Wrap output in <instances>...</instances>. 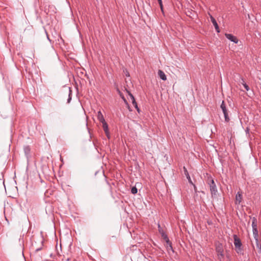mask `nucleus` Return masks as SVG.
Returning a JSON list of instances; mask_svg holds the SVG:
<instances>
[{
  "mask_svg": "<svg viewBox=\"0 0 261 261\" xmlns=\"http://www.w3.org/2000/svg\"><path fill=\"white\" fill-rule=\"evenodd\" d=\"M233 238L234 239V245L235 246V249L238 254H243V250L242 247V244L241 241V240L238 237L236 234L233 235Z\"/></svg>",
  "mask_w": 261,
  "mask_h": 261,
  "instance_id": "f257e3e1",
  "label": "nucleus"
},
{
  "mask_svg": "<svg viewBox=\"0 0 261 261\" xmlns=\"http://www.w3.org/2000/svg\"><path fill=\"white\" fill-rule=\"evenodd\" d=\"M207 182L210 186V189L212 196H216L217 193V189L214 180L212 179V177H209L207 179Z\"/></svg>",
  "mask_w": 261,
  "mask_h": 261,
  "instance_id": "f03ea898",
  "label": "nucleus"
},
{
  "mask_svg": "<svg viewBox=\"0 0 261 261\" xmlns=\"http://www.w3.org/2000/svg\"><path fill=\"white\" fill-rule=\"evenodd\" d=\"M216 250L217 252L218 258L220 261H221L224 257L223 253L224 250L222 245L220 243L216 245Z\"/></svg>",
  "mask_w": 261,
  "mask_h": 261,
  "instance_id": "7ed1b4c3",
  "label": "nucleus"
},
{
  "mask_svg": "<svg viewBox=\"0 0 261 261\" xmlns=\"http://www.w3.org/2000/svg\"><path fill=\"white\" fill-rule=\"evenodd\" d=\"M220 107H221V109H222L223 113L224 114L225 121L228 122L229 121V118L228 116L227 110L226 109V105H225L224 101H222V103L220 106Z\"/></svg>",
  "mask_w": 261,
  "mask_h": 261,
  "instance_id": "20e7f679",
  "label": "nucleus"
},
{
  "mask_svg": "<svg viewBox=\"0 0 261 261\" xmlns=\"http://www.w3.org/2000/svg\"><path fill=\"white\" fill-rule=\"evenodd\" d=\"M127 93L128 94V95L129 96L130 98V99L132 101V103L133 105H134V106L135 107V108L136 109V110H137V111L138 112H139V109L138 107V105H137V103L135 100V97H134V96L133 95V94L129 92L128 91V90H126Z\"/></svg>",
  "mask_w": 261,
  "mask_h": 261,
  "instance_id": "39448f33",
  "label": "nucleus"
},
{
  "mask_svg": "<svg viewBox=\"0 0 261 261\" xmlns=\"http://www.w3.org/2000/svg\"><path fill=\"white\" fill-rule=\"evenodd\" d=\"M225 36H226V37L228 39H229L231 41L235 43H237L238 42V40L237 38V37H236L235 36H233L232 35H231L230 34H227V33H226L225 34Z\"/></svg>",
  "mask_w": 261,
  "mask_h": 261,
  "instance_id": "423d86ee",
  "label": "nucleus"
},
{
  "mask_svg": "<svg viewBox=\"0 0 261 261\" xmlns=\"http://www.w3.org/2000/svg\"><path fill=\"white\" fill-rule=\"evenodd\" d=\"M158 228H159V231L160 233L161 234L162 238L165 240H168V238L167 235L166 234V233L164 232V229L163 228H162L160 224H158Z\"/></svg>",
  "mask_w": 261,
  "mask_h": 261,
  "instance_id": "0eeeda50",
  "label": "nucleus"
},
{
  "mask_svg": "<svg viewBox=\"0 0 261 261\" xmlns=\"http://www.w3.org/2000/svg\"><path fill=\"white\" fill-rule=\"evenodd\" d=\"M242 199V193L240 192H238L236 196V200L235 202L237 204H239L241 202Z\"/></svg>",
  "mask_w": 261,
  "mask_h": 261,
  "instance_id": "6e6552de",
  "label": "nucleus"
},
{
  "mask_svg": "<svg viewBox=\"0 0 261 261\" xmlns=\"http://www.w3.org/2000/svg\"><path fill=\"white\" fill-rule=\"evenodd\" d=\"M211 21L212 23L213 24L215 30L217 33H219L220 32V30L219 28L218 24L216 21V20L215 19L214 17H211Z\"/></svg>",
  "mask_w": 261,
  "mask_h": 261,
  "instance_id": "1a4fd4ad",
  "label": "nucleus"
},
{
  "mask_svg": "<svg viewBox=\"0 0 261 261\" xmlns=\"http://www.w3.org/2000/svg\"><path fill=\"white\" fill-rule=\"evenodd\" d=\"M165 241L166 243V246L167 251H172V252H173V250L172 246V243L169 241V239H168V240H166Z\"/></svg>",
  "mask_w": 261,
  "mask_h": 261,
  "instance_id": "9d476101",
  "label": "nucleus"
},
{
  "mask_svg": "<svg viewBox=\"0 0 261 261\" xmlns=\"http://www.w3.org/2000/svg\"><path fill=\"white\" fill-rule=\"evenodd\" d=\"M97 119L100 122H105V120L103 115L102 114V113L100 111H99L97 112Z\"/></svg>",
  "mask_w": 261,
  "mask_h": 261,
  "instance_id": "9b49d317",
  "label": "nucleus"
},
{
  "mask_svg": "<svg viewBox=\"0 0 261 261\" xmlns=\"http://www.w3.org/2000/svg\"><path fill=\"white\" fill-rule=\"evenodd\" d=\"M158 74L160 77L163 81H165L167 79L166 75L165 73L161 70H159L158 71Z\"/></svg>",
  "mask_w": 261,
  "mask_h": 261,
  "instance_id": "f8f14e48",
  "label": "nucleus"
},
{
  "mask_svg": "<svg viewBox=\"0 0 261 261\" xmlns=\"http://www.w3.org/2000/svg\"><path fill=\"white\" fill-rule=\"evenodd\" d=\"M117 91L118 92V94H119L120 96L122 98V99H123L124 102L125 103V104L126 105H127V106L128 107V108H129V105L126 100V99H125V98L124 97V96H123V95L122 94V93L120 92V91L118 89H117Z\"/></svg>",
  "mask_w": 261,
  "mask_h": 261,
  "instance_id": "ddd939ff",
  "label": "nucleus"
},
{
  "mask_svg": "<svg viewBox=\"0 0 261 261\" xmlns=\"http://www.w3.org/2000/svg\"><path fill=\"white\" fill-rule=\"evenodd\" d=\"M184 170L185 174L186 176L187 179H188L189 182L190 183H191V184H193L192 180H191V177L190 176V175H189V173L188 172V170H187V169L185 167H184Z\"/></svg>",
  "mask_w": 261,
  "mask_h": 261,
  "instance_id": "4468645a",
  "label": "nucleus"
},
{
  "mask_svg": "<svg viewBox=\"0 0 261 261\" xmlns=\"http://www.w3.org/2000/svg\"><path fill=\"white\" fill-rule=\"evenodd\" d=\"M252 230H253V234L254 239H255V241H257V240H258V230H257V227L252 228Z\"/></svg>",
  "mask_w": 261,
  "mask_h": 261,
  "instance_id": "2eb2a0df",
  "label": "nucleus"
},
{
  "mask_svg": "<svg viewBox=\"0 0 261 261\" xmlns=\"http://www.w3.org/2000/svg\"><path fill=\"white\" fill-rule=\"evenodd\" d=\"M101 123L102 124V127H103L104 131L107 132V131L109 130L108 125L107 123V122H106V121H105V122H102Z\"/></svg>",
  "mask_w": 261,
  "mask_h": 261,
  "instance_id": "dca6fc26",
  "label": "nucleus"
},
{
  "mask_svg": "<svg viewBox=\"0 0 261 261\" xmlns=\"http://www.w3.org/2000/svg\"><path fill=\"white\" fill-rule=\"evenodd\" d=\"M256 247L257 248L258 252L259 253H261V245H260V244H259V243L258 242V240H257V241H256Z\"/></svg>",
  "mask_w": 261,
  "mask_h": 261,
  "instance_id": "f3484780",
  "label": "nucleus"
},
{
  "mask_svg": "<svg viewBox=\"0 0 261 261\" xmlns=\"http://www.w3.org/2000/svg\"><path fill=\"white\" fill-rule=\"evenodd\" d=\"M252 228L257 227V221H256V219L255 218H253V219L252 220Z\"/></svg>",
  "mask_w": 261,
  "mask_h": 261,
  "instance_id": "a211bd4d",
  "label": "nucleus"
},
{
  "mask_svg": "<svg viewBox=\"0 0 261 261\" xmlns=\"http://www.w3.org/2000/svg\"><path fill=\"white\" fill-rule=\"evenodd\" d=\"M242 84L244 86L245 89L247 90V91H248L249 90V86L245 83L244 81V79H242Z\"/></svg>",
  "mask_w": 261,
  "mask_h": 261,
  "instance_id": "6ab92c4d",
  "label": "nucleus"
},
{
  "mask_svg": "<svg viewBox=\"0 0 261 261\" xmlns=\"http://www.w3.org/2000/svg\"><path fill=\"white\" fill-rule=\"evenodd\" d=\"M138 190L136 187H133L131 189V192L133 194H135L137 193Z\"/></svg>",
  "mask_w": 261,
  "mask_h": 261,
  "instance_id": "aec40b11",
  "label": "nucleus"
},
{
  "mask_svg": "<svg viewBox=\"0 0 261 261\" xmlns=\"http://www.w3.org/2000/svg\"><path fill=\"white\" fill-rule=\"evenodd\" d=\"M24 150L26 154H28L30 153V149L29 146H25L24 148Z\"/></svg>",
  "mask_w": 261,
  "mask_h": 261,
  "instance_id": "412c9836",
  "label": "nucleus"
},
{
  "mask_svg": "<svg viewBox=\"0 0 261 261\" xmlns=\"http://www.w3.org/2000/svg\"><path fill=\"white\" fill-rule=\"evenodd\" d=\"M71 90H69V97H68V100H67V102L68 103H69L71 99Z\"/></svg>",
  "mask_w": 261,
  "mask_h": 261,
  "instance_id": "4be33fe9",
  "label": "nucleus"
},
{
  "mask_svg": "<svg viewBox=\"0 0 261 261\" xmlns=\"http://www.w3.org/2000/svg\"><path fill=\"white\" fill-rule=\"evenodd\" d=\"M158 2H159V4L160 5V6L162 9V10L163 11V4H162V0H158Z\"/></svg>",
  "mask_w": 261,
  "mask_h": 261,
  "instance_id": "5701e85b",
  "label": "nucleus"
},
{
  "mask_svg": "<svg viewBox=\"0 0 261 261\" xmlns=\"http://www.w3.org/2000/svg\"><path fill=\"white\" fill-rule=\"evenodd\" d=\"M105 132V134H106L107 137L108 138V139H109L110 137V134L109 130H108V131Z\"/></svg>",
  "mask_w": 261,
  "mask_h": 261,
  "instance_id": "b1692460",
  "label": "nucleus"
},
{
  "mask_svg": "<svg viewBox=\"0 0 261 261\" xmlns=\"http://www.w3.org/2000/svg\"><path fill=\"white\" fill-rule=\"evenodd\" d=\"M208 14H209V16H210V17L213 16V14L211 13L210 12H209V13H208Z\"/></svg>",
  "mask_w": 261,
  "mask_h": 261,
  "instance_id": "393cba45",
  "label": "nucleus"
},
{
  "mask_svg": "<svg viewBox=\"0 0 261 261\" xmlns=\"http://www.w3.org/2000/svg\"><path fill=\"white\" fill-rule=\"evenodd\" d=\"M126 76H129V73H128L127 72H126Z\"/></svg>",
  "mask_w": 261,
  "mask_h": 261,
  "instance_id": "a878e982",
  "label": "nucleus"
},
{
  "mask_svg": "<svg viewBox=\"0 0 261 261\" xmlns=\"http://www.w3.org/2000/svg\"><path fill=\"white\" fill-rule=\"evenodd\" d=\"M39 250H40V249H37L36 250V251H39Z\"/></svg>",
  "mask_w": 261,
  "mask_h": 261,
  "instance_id": "bb28decb",
  "label": "nucleus"
},
{
  "mask_svg": "<svg viewBox=\"0 0 261 261\" xmlns=\"http://www.w3.org/2000/svg\"><path fill=\"white\" fill-rule=\"evenodd\" d=\"M58 254L60 255V253L59 252H58Z\"/></svg>",
  "mask_w": 261,
  "mask_h": 261,
  "instance_id": "cd10ccee",
  "label": "nucleus"
}]
</instances>
